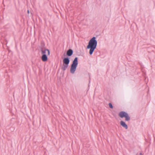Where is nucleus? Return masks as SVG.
I'll return each mask as SVG.
<instances>
[{
    "mask_svg": "<svg viewBox=\"0 0 155 155\" xmlns=\"http://www.w3.org/2000/svg\"><path fill=\"white\" fill-rule=\"evenodd\" d=\"M97 45V41L96 40V38L94 37L89 41L87 47V49H90L89 51L90 55L92 54L94 50L96 48Z\"/></svg>",
    "mask_w": 155,
    "mask_h": 155,
    "instance_id": "1",
    "label": "nucleus"
},
{
    "mask_svg": "<svg viewBox=\"0 0 155 155\" xmlns=\"http://www.w3.org/2000/svg\"><path fill=\"white\" fill-rule=\"evenodd\" d=\"M78 64V58L75 57L73 61L70 69V72L72 74L74 73Z\"/></svg>",
    "mask_w": 155,
    "mask_h": 155,
    "instance_id": "2",
    "label": "nucleus"
},
{
    "mask_svg": "<svg viewBox=\"0 0 155 155\" xmlns=\"http://www.w3.org/2000/svg\"><path fill=\"white\" fill-rule=\"evenodd\" d=\"M63 59V66L61 68V70L63 71H64L67 68L70 63V58L67 57H66L62 58Z\"/></svg>",
    "mask_w": 155,
    "mask_h": 155,
    "instance_id": "3",
    "label": "nucleus"
},
{
    "mask_svg": "<svg viewBox=\"0 0 155 155\" xmlns=\"http://www.w3.org/2000/svg\"><path fill=\"white\" fill-rule=\"evenodd\" d=\"M119 116L121 118H125V120L126 121H128L130 120V117L128 114L124 111H121L119 113Z\"/></svg>",
    "mask_w": 155,
    "mask_h": 155,
    "instance_id": "4",
    "label": "nucleus"
},
{
    "mask_svg": "<svg viewBox=\"0 0 155 155\" xmlns=\"http://www.w3.org/2000/svg\"><path fill=\"white\" fill-rule=\"evenodd\" d=\"M45 44L44 42H41V43L40 50L41 52V54H46V51H47L48 52V55H50V51L48 49H46L45 47Z\"/></svg>",
    "mask_w": 155,
    "mask_h": 155,
    "instance_id": "5",
    "label": "nucleus"
},
{
    "mask_svg": "<svg viewBox=\"0 0 155 155\" xmlns=\"http://www.w3.org/2000/svg\"><path fill=\"white\" fill-rule=\"evenodd\" d=\"M73 50L71 49H69L67 51L66 55L68 57H70L73 54Z\"/></svg>",
    "mask_w": 155,
    "mask_h": 155,
    "instance_id": "6",
    "label": "nucleus"
},
{
    "mask_svg": "<svg viewBox=\"0 0 155 155\" xmlns=\"http://www.w3.org/2000/svg\"><path fill=\"white\" fill-rule=\"evenodd\" d=\"M41 59L43 61L45 62L48 60V58L46 54H42L41 57Z\"/></svg>",
    "mask_w": 155,
    "mask_h": 155,
    "instance_id": "7",
    "label": "nucleus"
},
{
    "mask_svg": "<svg viewBox=\"0 0 155 155\" xmlns=\"http://www.w3.org/2000/svg\"><path fill=\"white\" fill-rule=\"evenodd\" d=\"M120 125L123 127L125 128L126 129L128 128V126L123 121H121L120 122Z\"/></svg>",
    "mask_w": 155,
    "mask_h": 155,
    "instance_id": "8",
    "label": "nucleus"
},
{
    "mask_svg": "<svg viewBox=\"0 0 155 155\" xmlns=\"http://www.w3.org/2000/svg\"><path fill=\"white\" fill-rule=\"evenodd\" d=\"M108 104H109V107L110 108L113 109V106L112 104L111 103H109Z\"/></svg>",
    "mask_w": 155,
    "mask_h": 155,
    "instance_id": "9",
    "label": "nucleus"
},
{
    "mask_svg": "<svg viewBox=\"0 0 155 155\" xmlns=\"http://www.w3.org/2000/svg\"><path fill=\"white\" fill-rule=\"evenodd\" d=\"M140 155H143L141 153H140Z\"/></svg>",
    "mask_w": 155,
    "mask_h": 155,
    "instance_id": "10",
    "label": "nucleus"
},
{
    "mask_svg": "<svg viewBox=\"0 0 155 155\" xmlns=\"http://www.w3.org/2000/svg\"><path fill=\"white\" fill-rule=\"evenodd\" d=\"M64 56H66V55H65V53H64Z\"/></svg>",
    "mask_w": 155,
    "mask_h": 155,
    "instance_id": "11",
    "label": "nucleus"
},
{
    "mask_svg": "<svg viewBox=\"0 0 155 155\" xmlns=\"http://www.w3.org/2000/svg\"><path fill=\"white\" fill-rule=\"evenodd\" d=\"M27 12H28V13H29V10H28V11H27Z\"/></svg>",
    "mask_w": 155,
    "mask_h": 155,
    "instance_id": "12",
    "label": "nucleus"
}]
</instances>
